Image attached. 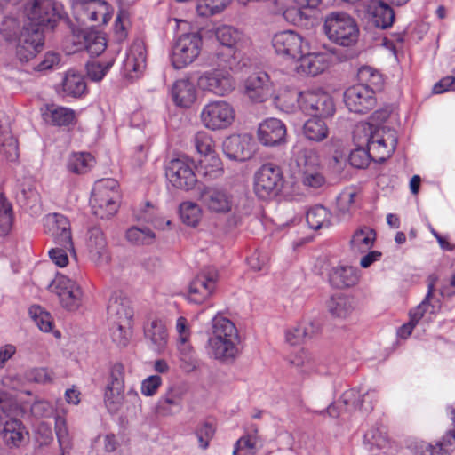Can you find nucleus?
<instances>
[{"instance_id": "f257e3e1", "label": "nucleus", "mask_w": 455, "mask_h": 455, "mask_svg": "<svg viewBox=\"0 0 455 455\" xmlns=\"http://www.w3.org/2000/svg\"><path fill=\"white\" fill-rule=\"evenodd\" d=\"M16 44V54L21 62H28L39 52L44 44L42 33L35 27L21 31L17 18L6 16L0 23V44Z\"/></svg>"}, {"instance_id": "f03ea898", "label": "nucleus", "mask_w": 455, "mask_h": 455, "mask_svg": "<svg viewBox=\"0 0 455 455\" xmlns=\"http://www.w3.org/2000/svg\"><path fill=\"white\" fill-rule=\"evenodd\" d=\"M353 139L355 145L366 146L371 154V160L375 162L389 158L397 145V134L394 129L370 123L356 124Z\"/></svg>"}, {"instance_id": "7ed1b4c3", "label": "nucleus", "mask_w": 455, "mask_h": 455, "mask_svg": "<svg viewBox=\"0 0 455 455\" xmlns=\"http://www.w3.org/2000/svg\"><path fill=\"white\" fill-rule=\"evenodd\" d=\"M241 339L235 325L228 318L215 316L212 331L208 339L209 353L216 360L228 363L241 353Z\"/></svg>"}, {"instance_id": "20e7f679", "label": "nucleus", "mask_w": 455, "mask_h": 455, "mask_svg": "<svg viewBox=\"0 0 455 455\" xmlns=\"http://www.w3.org/2000/svg\"><path fill=\"white\" fill-rule=\"evenodd\" d=\"M323 31L335 44L349 47L359 38V27L355 18L345 12H331L324 17Z\"/></svg>"}, {"instance_id": "39448f33", "label": "nucleus", "mask_w": 455, "mask_h": 455, "mask_svg": "<svg viewBox=\"0 0 455 455\" xmlns=\"http://www.w3.org/2000/svg\"><path fill=\"white\" fill-rule=\"evenodd\" d=\"M118 182L114 179H102L95 182L90 200L92 212L100 219H108L118 209Z\"/></svg>"}, {"instance_id": "423d86ee", "label": "nucleus", "mask_w": 455, "mask_h": 455, "mask_svg": "<svg viewBox=\"0 0 455 455\" xmlns=\"http://www.w3.org/2000/svg\"><path fill=\"white\" fill-rule=\"evenodd\" d=\"M236 112L234 106L224 100H213L201 109L199 117L204 128L210 131H223L234 124Z\"/></svg>"}, {"instance_id": "0eeeda50", "label": "nucleus", "mask_w": 455, "mask_h": 455, "mask_svg": "<svg viewBox=\"0 0 455 455\" xmlns=\"http://www.w3.org/2000/svg\"><path fill=\"white\" fill-rule=\"evenodd\" d=\"M71 9L77 22H90L92 27L106 25L113 14V8L105 0H72Z\"/></svg>"}, {"instance_id": "6e6552de", "label": "nucleus", "mask_w": 455, "mask_h": 455, "mask_svg": "<svg viewBox=\"0 0 455 455\" xmlns=\"http://www.w3.org/2000/svg\"><path fill=\"white\" fill-rule=\"evenodd\" d=\"M283 187L281 168L273 164H263L254 174L253 190L260 199L275 197Z\"/></svg>"}, {"instance_id": "1a4fd4ad", "label": "nucleus", "mask_w": 455, "mask_h": 455, "mask_svg": "<svg viewBox=\"0 0 455 455\" xmlns=\"http://www.w3.org/2000/svg\"><path fill=\"white\" fill-rule=\"evenodd\" d=\"M300 109L313 116L330 117L335 113V103L332 97L326 92L315 89L299 93L294 92Z\"/></svg>"}, {"instance_id": "9d476101", "label": "nucleus", "mask_w": 455, "mask_h": 455, "mask_svg": "<svg viewBox=\"0 0 455 455\" xmlns=\"http://www.w3.org/2000/svg\"><path fill=\"white\" fill-rule=\"evenodd\" d=\"M203 38L197 32L180 35L172 48V63L176 69H181L193 63L200 55Z\"/></svg>"}, {"instance_id": "9b49d317", "label": "nucleus", "mask_w": 455, "mask_h": 455, "mask_svg": "<svg viewBox=\"0 0 455 455\" xmlns=\"http://www.w3.org/2000/svg\"><path fill=\"white\" fill-rule=\"evenodd\" d=\"M62 307L68 311H76L83 304L84 291L76 279L65 275H57L49 285Z\"/></svg>"}, {"instance_id": "f8f14e48", "label": "nucleus", "mask_w": 455, "mask_h": 455, "mask_svg": "<svg viewBox=\"0 0 455 455\" xmlns=\"http://www.w3.org/2000/svg\"><path fill=\"white\" fill-rule=\"evenodd\" d=\"M197 84L204 92L226 97L235 91L236 81L230 68H218L203 72L197 79Z\"/></svg>"}, {"instance_id": "ddd939ff", "label": "nucleus", "mask_w": 455, "mask_h": 455, "mask_svg": "<svg viewBox=\"0 0 455 455\" xmlns=\"http://www.w3.org/2000/svg\"><path fill=\"white\" fill-rule=\"evenodd\" d=\"M167 180L176 188L190 190L196 184L194 162L186 156L170 160L165 167Z\"/></svg>"}, {"instance_id": "4468645a", "label": "nucleus", "mask_w": 455, "mask_h": 455, "mask_svg": "<svg viewBox=\"0 0 455 455\" xmlns=\"http://www.w3.org/2000/svg\"><path fill=\"white\" fill-rule=\"evenodd\" d=\"M215 36L220 44L226 48V52L223 50L215 52L214 58L217 63L230 65L234 59L235 50L245 41L244 34L234 27L223 25L216 28Z\"/></svg>"}, {"instance_id": "2eb2a0df", "label": "nucleus", "mask_w": 455, "mask_h": 455, "mask_svg": "<svg viewBox=\"0 0 455 455\" xmlns=\"http://www.w3.org/2000/svg\"><path fill=\"white\" fill-rule=\"evenodd\" d=\"M199 200L211 213L227 214L234 206L233 195L224 187L206 186L201 189Z\"/></svg>"}, {"instance_id": "dca6fc26", "label": "nucleus", "mask_w": 455, "mask_h": 455, "mask_svg": "<svg viewBox=\"0 0 455 455\" xmlns=\"http://www.w3.org/2000/svg\"><path fill=\"white\" fill-rule=\"evenodd\" d=\"M0 409L5 417L9 418L3 425L2 435L4 443L9 446H20L28 439V432L20 420L12 417L19 414L18 409L12 410L11 403L2 398H0Z\"/></svg>"}, {"instance_id": "f3484780", "label": "nucleus", "mask_w": 455, "mask_h": 455, "mask_svg": "<svg viewBox=\"0 0 455 455\" xmlns=\"http://www.w3.org/2000/svg\"><path fill=\"white\" fill-rule=\"evenodd\" d=\"M344 103L350 112L367 113L376 104L374 89L363 84L350 86L344 92Z\"/></svg>"}, {"instance_id": "a211bd4d", "label": "nucleus", "mask_w": 455, "mask_h": 455, "mask_svg": "<svg viewBox=\"0 0 455 455\" xmlns=\"http://www.w3.org/2000/svg\"><path fill=\"white\" fill-rule=\"evenodd\" d=\"M218 272L214 268L204 269L189 283L187 299L190 303L202 304L214 291Z\"/></svg>"}, {"instance_id": "6ab92c4d", "label": "nucleus", "mask_w": 455, "mask_h": 455, "mask_svg": "<svg viewBox=\"0 0 455 455\" xmlns=\"http://www.w3.org/2000/svg\"><path fill=\"white\" fill-rule=\"evenodd\" d=\"M272 45L278 55L296 59L308 50V43L298 33L285 30L276 33Z\"/></svg>"}, {"instance_id": "aec40b11", "label": "nucleus", "mask_w": 455, "mask_h": 455, "mask_svg": "<svg viewBox=\"0 0 455 455\" xmlns=\"http://www.w3.org/2000/svg\"><path fill=\"white\" fill-rule=\"evenodd\" d=\"M63 12L62 4L53 0H31L27 7V15L36 25L55 22Z\"/></svg>"}, {"instance_id": "412c9836", "label": "nucleus", "mask_w": 455, "mask_h": 455, "mask_svg": "<svg viewBox=\"0 0 455 455\" xmlns=\"http://www.w3.org/2000/svg\"><path fill=\"white\" fill-rule=\"evenodd\" d=\"M446 411L452 422L453 428L448 430L435 445L423 441L417 443L414 447L415 455H449L453 450L455 446V409L452 406H448Z\"/></svg>"}, {"instance_id": "4be33fe9", "label": "nucleus", "mask_w": 455, "mask_h": 455, "mask_svg": "<svg viewBox=\"0 0 455 455\" xmlns=\"http://www.w3.org/2000/svg\"><path fill=\"white\" fill-rule=\"evenodd\" d=\"M287 128L285 124L275 117H268L259 124L257 137L266 147H276L286 142Z\"/></svg>"}, {"instance_id": "5701e85b", "label": "nucleus", "mask_w": 455, "mask_h": 455, "mask_svg": "<svg viewBox=\"0 0 455 455\" xmlns=\"http://www.w3.org/2000/svg\"><path fill=\"white\" fill-rule=\"evenodd\" d=\"M223 151L230 160H248L254 153L253 138L248 133L230 135L223 142Z\"/></svg>"}, {"instance_id": "b1692460", "label": "nucleus", "mask_w": 455, "mask_h": 455, "mask_svg": "<svg viewBox=\"0 0 455 455\" xmlns=\"http://www.w3.org/2000/svg\"><path fill=\"white\" fill-rule=\"evenodd\" d=\"M44 231L53 237L55 243L60 246L73 249V241L68 220L59 213L48 214L44 222Z\"/></svg>"}, {"instance_id": "393cba45", "label": "nucleus", "mask_w": 455, "mask_h": 455, "mask_svg": "<svg viewBox=\"0 0 455 455\" xmlns=\"http://www.w3.org/2000/svg\"><path fill=\"white\" fill-rule=\"evenodd\" d=\"M69 40L74 44V49L70 50L73 52L84 49L92 55H99L107 47L106 37L99 31H74Z\"/></svg>"}, {"instance_id": "a878e982", "label": "nucleus", "mask_w": 455, "mask_h": 455, "mask_svg": "<svg viewBox=\"0 0 455 455\" xmlns=\"http://www.w3.org/2000/svg\"><path fill=\"white\" fill-rule=\"evenodd\" d=\"M434 291V284L430 283L428 285V292L424 299V300L414 309L410 312V321L407 323L402 325L398 331L397 335L402 339L408 338L415 325L419 323L420 319H425L427 322H430L433 319V315H435L438 306L432 305L429 302L430 297Z\"/></svg>"}, {"instance_id": "bb28decb", "label": "nucleus", "mask_w": 455, "mask_h": 455, "mask_svg": "<svg viewBox=\"0 0 455 455\" xmlns=\"http://www.w3.org/2000/svg\"><path fill=\"white\" fill-rule=\"evenodd\" d=\"M245 94L254 102H264L273 95L269 76L265 72L251 75L244 84Z\"/></svg>"}, {"instance_id": "cd10ccee", "label": "nucleus", "mask_w": 455, "mask_h": 455, "mask_svg": "<svg viewBox=\"0 0 455 455\" xmlns=\"http://www.w3.org/2000/svg\"><path fill=\"white\" fill-rule=\"evenodd\" d=\"M295 69L303 76H316L323 72L329 65V55L325 52H310L309 49L299 54Z\"/></svg>"}, {"instance_id": "c85d7f7f", "label": "nucleus", "mask_w": 455, "mask_h": 455, "mask_svg": "<svg viewBox=\"0 0 455 455\" xmlns=\"http://www.w3.org/2000/svg\"><path fill=\"white\" fill-rule=\"evenodd\" d=\"M146 68V50L141 42L133 43L124 60V69L131 78L138 77Z\"/></svg>"}, {"instance_id": "c756f323", "label": "nucleus", "mask_w": 455, "mask_h": 455, "mask_svg": "<svg viewBox=\"0 0 455 455\" xmlns=\"http://www.w3.org/2000/svg\"><path fill=\"white\" fill-rule=\"evenodd\" d=\"M292 161H294L299 172L321 169V162L318 153L305 147L302 143H297L292 148Z\"/></svg>"}, {"instance_id": "7c9ffc66", "label": "nucleus", "mask_w": 455, "mask_h": 455, "mask_svg": "<svg viewBox=\"0 0 455 455\" xmlns=\"http://www.w3.org/2000/svg\"><path fill=\"white\" fill-rule=\"evenodd\" d=\"M360 277V271L352 266L339 265L332 267L329 273L331 285L338 289L356 285Z\"/></svg>"}, {"instance_id": "2f4dec72", "label": "nucleus", "mask_w": 455, "mask_h": 455, "mask_svg": "<svg viewBox=\"0 0 455 455\" xmlns=\"http://www.w3.org/2000/svg\"><path fill=\"white\" fill-rule=\"evenodd\" d=\"M372 396L373 394L371 393L367 392L362 395L359 390L351 388L342 394L339 403H343L347 411L358 410L363 413H368L373 409Z\"/></svg>"}, {"instance_id": "473e14b6", "label": "nucleus", "mask_w": 455, "mask_h": 455, "mask_svg": "<svg viewBox=\"0 0 455 455\" xmlns=\"http://www.w3.org/2000/svg\"><path fill=\"white\" fill-rule=\"evenodd\" d=\"M172 98L176 106L189 108L196 100V89L189 79L177 80L172 87Z\"/></svg>"}, {"instance_id": "72a5a7b5", "label": "nucleus", "mask_w": 455, "mask_h": 455, "mask_svg": "<svg viewBox=\"0 0 455 455\" xmlns=\"http://www.w3.org/2000/svg\"><path fill=\"white\" fill-rule=\"evenodd\" d=\"M186 389L180 385L171 386L166 392L159 398L157 403L158 411L164 415H169L174 411L180 410Z\"/></svg>"}, {"instance_id": "f704fd0d", "label": "nucleus", "mask_w": 455, "mask_h": 455, "mask_svg": "<svg viewBox=\"0 0 455 455\" xmlns=\"http://www.w3.org/2000/svg\"><path fill=\"white\" fill-rule=\"evenodd\" d=\"M326 308L331 317L346 319L354 312L355 300L351 296L335 294L326 301Z\"/></svg>"}, {"instance_id": "c9c22d12", "label": "nucleus", "mask_w": 455, "mask_h": 455, "mask_svg": "<svg viewBox=\"0 0 455 455\" xmlns=\"http://www.w3.org/2000/svg\"><path fill=\"white\" fill-rule=\"evenodd\" d=\"M107 310L108 323H132L133 310L127 299L111 298Z\"/></svg>"}, {"instance_id": "e433bc0d", "label": "nucleus", "mask_w": 455, "mask_h": 455, "mask_svg": "<svg viewBox=\"0 0 455 455\" xmlns=\"http://www.w3.org/2000/svg\"><path fill=\"white\" fill-rule=\"evenodd\" d=\"M368 12L371 16L372 22L378 28L385 29L394 23V10L382 1L371 0L368 5Z\"/></svg>"}, {"instance_id": "4c0bfd02", "label": "nucleus", "mask_w": 455, "mask_h": 455, "mask_svg": "<svg viewBox=\"0 0 455 455\" xmlns=\"http://www.w3.org/2000/svg\"><path fill=\"white\" fill-rule=\"evenodd\" d=\"M43 116L45 121L57 126L73 124L76 118V112L72 108L54 104L46 105Z\"/></svg>"}, {"instance_id": "58836bf2", "label": "nucleus", "mask_w": 455, "mask_h": 455, "mask_svg": "<svg viewBox=\"0 0 455 455\" xmlns=\"http://www.w3.org/2000/svg\"><path fill=\"white\" fill-rule=\"evenodd\" d=\"M86 248L92 260L100 261L107 258V241L100 228H92L87 234Z\"/></svg>"}, {"instance_id": "ea45409f", "label": "nucleus", "mask_w": 455, "mask_h": 455, "mask_svg": "<svg viewBox=\"0 0 455 455\" xmlns=\"http://www.w3.org/2000/svg\"><path fill=\"white\" fill-rule=\"evenodd\" d=\"M357 188L348 187L343 189L336 200V213L340 219H348L356 210Z\"/></svg>"}, {"instance_id": "a19ab883", "label": "nucleus", "mask_w": 455, "mask_h": 455, "mask_svg": "<svg viewBox=\"0 0 455 455\" xmlns=\"http://www.w3.org/2000/svg\"><path fill=\"white\" fill-rule=\"evenodd\" d=\"M376 233L367 226L357 228L350 239V248L354 252L363 253L369 251L375 243Z\"/></svg>"}, {"instance_id": "79ce46f5", "label": "nucleus", "mask_w": 455, "mask_h": 455, "mask_svg": "<svg viewBox=\"0 0 455 455\" xmlns=\"http://www.w3.org/2000/svg\"><path fill=\"white\" fill-rule=\"evenodd\" d=\"M145 337L150 340L154 348L162 350L168 342V333L165 324L159 319L150 321L144 329Z\"/></svg>"}, {"instance_id": "37998d69", "label": "nucleus", "mask_w": 455, "mask_h": 455, "mask_svg": "<svg viewBox=\"0 0 455 455\" xmlns=\"http://www.w3.org/2000/svg\"><path fill=\"white\" fill-rule=\"evenodd\" d=\"M307 222L312 229L327 228L331 225V212L323 205H315L307 212Z\"/></svg>"}, {"instance_id": "c03bdc74", "label": "nucleus", "mask_w": 455, "mask_h": 455, "mask_svg": "<svg viewBox=\"0 0 455 455\" xmlns=\"http://www.w3.org/2000/svg\"><path fill=\"white\" fill-rule=\"evenodd\" d=\"M62 91L66 96L81 97L86 92L84 78L79 73L68 71L62 82Z\"/></svg>"}, {"instance_id": "a18cd8bd", "label": "nucleus", "mask_w": 455, "mask_h": 455, "mask_svg": "<svg viewBox=\"0 0 455 455\" xmlns=\"http://www.w3.org/2000/svg\"><path fill=\"white\" fill-rule=\"evenodd\" d=\"M319 117L313 116L303 126V132L306 138L315 142L323 141L329 134V128L326 123Z\"/></svg>"}, {"instance_id": "49530a36", "label": "nucleus", "mask_w": 455, "mask_h": 455, "mask_svg": "<svg viewBox=\"0 0 455 455\" xmlns=\"http://www.w3.org/2000/svg\"><path fill=\"white\" fill-rule=\"evenodd\" d=\"M198 172L209 180H214L220 177L223 173L221 160L217 154L201 157L199 160Z\"/></svg>"}, {"instance_id": "de8ad7c7", "label": "nucleus", "mask_w": 455, "mask_h": 455, "mask_svg": "<svg viewBox=\"0 0 455 455\" xmlns=\"http://www.w3.org/2000/svg\"><path fill=\"white\" fill-rule=\"evenodd\" d=\"M3 115H0V153L6 156L8 159L13 161L18 157V146L16 140L10 134L9 127L2 120Z\"/></svg>"}, {"instance_id": "09e8293b", "label": "nucleus", "mask_w": 455, "mask_h": 455, "mask_svg": "<svg viewBox=\"0 0 455 455\" xmlns=\"http://www.w3.org/2000/svg\"><path fill=\"white\" fill-rule=\"evenodd\" d=\"M94 163V157L89 153H73L68 156L67 168L73 173L84 174L91 170Z\"/></svg>"}, {"instance_id": "8fccbe9b", "label": "nucleus", "mask_w": 455, "mask_h": 455, "mask_svg": "<svg viewBox=\"0 0 455 455\" xmlns=\"http://www.w3.org/2000/svg\"><path fill=\"white\" fill-rule=\"evenodd\" d=\"M124 401V387L106 386L104 403L109 412H118L122 409Z\"/></svg>"}, {"instance_id": "3c124183", "label": "nucleus", "mask_w": 455, "mask_h": 455, "mask_svg": "<svg viewBox=\"0 0 455 455\" xmlns=\"http://www.w3.org/2000/svg\"><path fill=\"white\" fill-rule=\"evenodd\" d=\"M14 212L12 203L0 193V235H6L12 230Z\"/></svg>"}, {"instance_id": "603ef678", "label": "nucleus", "mask_w": 455, "mask_h": 455, "mask_svg": "<svg viewBox=\"0 0 455 455\" xmlns=\"http://www.w3.org/2000/svg\"><path fill=\"white\" fill-rule=\"evenodd\" d=\"M28 314L35 324L44 332H51L53 330V319L49 312L40 306L33 305L29 307Z\"/></svg>"}, {"instance_id": "864d4df0", "label": "nucleus", "mask_w": 455, "mask_h": 455, "mask_svg": "<svg viewBox=\"0 0 455 455\" xmlns=\"http://www.w3.org/2000/svg\"><path fill=\"white\" fill-rule=\"evenodd\" d=\"M110 336L119 347H126L132 338V323H109Z\"/></svg>"}, {"instance_id": "5fc2aeb1", "label": "nucleus", "mask_w": 455, "mask_h": 455, "mask_svg": "<svg viewBox=\"0 0 455 455\" xmlns=\"http://www.w3.org/2000/svg\"><path fill=\"white\" fill-rule=\"evenodd\" d=\"M180 215L185 224L196 227L201 220L202 209L196 203L183 202L180 205Z\"/></svg>"}, {"instance_id": "6e6d98bb", "label": "nucleus", "mask_w": 455, "mask_h": 455, "mask_svg": "<svg viewBox=\"0 0 455 455\" xmlns=\"http://www.w3.org/2000/svg\"><path fill=\"white\" fill-rule=\"evenodd\" d=\"M363 444L365 448L373 452L375 449H385L388 445L386 433L379 428H371L364 435Z\"/></svg>"}, {"instance_id": "4d7b16f0", "label": "nucleus", "mask_w": 455, "mask_h": 455, "mask_svg": "<svg viewBox=\"0 0 455 455\" xmlns=\"http://www.w3.org/2000/svg\"><path fill=\"white\" fill-rule=\"evenodd\" d=\"M259 446H261V442L256 432L246 435L236 441L233 454L237 455L239 452H243L244 455H253Z\"/></svg>"}, {"instance_id": "13d9d810", "label": "nucleus", "mask_w": 455, "mask_h": 455, "mask_svg": "<svg viewBox=\"0 0 455 455\" xmlns=\"http://www.w3.org/2000/svg\"><path fill=\"white\" fill-rule=\"evenodd\" d=\"M126 239L136 245L150 244L155 240V234L147 228L132 227L126 231Z\"/></svg>"}, {"instance_id": "bf43d9fd", "label": "nucleus", "mask_w": 455, "mask_h": 455, "mask_svg": "<svg viewBox=\"0 0 455 455\" xmlns=\"http://www.w3.org/2000/svg\"><path fill=\"white\" fill-rule=\"evenodd\" d=\"M230 0H198L196 12L200 16L207 17L222 12Z\"/></svg>"}, {"instance_id": "052dcab7", "label": "nucleus", "mask_w": 455, "mask_h": 455, "mask_svg": "<svg viewBox=\"0 0 455 455\" xmlns=\"http://www.w3.org/2000/svg\"><path fill=\"white\" fill-rule=\"evenodd\" d=\"M194 144L196 151L201 155V157L216 153L212 136L204 131L197 132L195 134Z\"/></svg>"}, {"instance_id": "680f3d73", "label": "nucleus", "mask_w": 455, "mask_h": 455, "mask_svg": "<svg viewBox=\"0 0 455 455\" xmlns=\"http://www.w3.org/2000/svg\"><path fill=\"white\" fill-rule=\"evenodd\" d=\"M55 434L62 452L71 448V436L68 432L66 419L61 416L55 418Z\"/></svg>"}, {"instance_id": "e2e57ef3", "label": "nucleus", "mask_w": 455, "mask_h": 455, "mask_svg": "<svg viewBox=\"0 0 455 455\" xmlns=\"http://www.w3.org/2000/svg\"><path fill=\"white\" fill-rule=\"evenodd\" d=\"M357 76L358 79L360 80V84L368 85L374 90L379 89L382 85L381 75L371 67H362L358 70Z\"/></svg>"}, {"instance_id": "0e129e2a", "label": "nucleus", "mask_w": 455, "mask_h": 455, "mask_svg": "<svg viewBox=\"0 0 455 455\" xmlns=\"http://www.w3.org/2000/svg\"><path fill=\"white\" fill-rule=\"evenodd\" d=\"M180 353V367L185 372H191L197 367V360L191 345L177 347Z\"/></svg>"}, {"instance_id": "69168bd1", "label": "nucleus", "mask_w": 455, "mask_h": 455, "mask_svg": "<svg viewBox=\"0 0 455 455\" xmlns=\"http://www.w3.org/2000/svg\"><path fill=\"white\" fill-rule=\"evenodd\" d=\"M176 343L177 347L191 345L190 339L192 335L191 324L184 316H179L175 323Z\"/></svg>"}, {"instance_id": "338daca9", "label": "nucleus", "mask_w": 455, "mask_h": 455, "mask_svg": "<svg viewBox=\"0 0 455 455\" xmlns=\"http://www.w3.org/2000/svg\"><path fill=\"white\" fill-rule=\"evenodd\" d=\"M113 64L114 59L104 62L92 61L86 66L87 76L92 81H101L110 68L113 66Z\"/></svg>"}, {"instance_id": "774afa93", "label": "nucleus", "mask_w": 455, "mask_h": 455, "mask_svg": "<svg viewBox=\"0 0 455 455\" xmlns=\"http://www.w3.org/2000/svg\"><path fill=\"white\" fill-rule=\"evenodd\" d=\"M371 154L365 145H356V148L349 155V163L355 168H364L370 163Z\"/></svg>"}]
</instances>
